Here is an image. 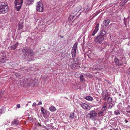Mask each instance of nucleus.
<instances>
[{"mask_svg": "<svg viewBox=\"0 0 130 130\" xmlns=\"http://www.w3.org/2000/svg\"><path fill=\"white\" fill-rule=\"evenodd\" d=\"M22 51L25 53V57L28 58L27 59V60L30 61L33 60L34 54L32 50L28 47H26L23 49Z\"/></svg>", "mask_w": 130, "mask_h": 130, "instance_id": "obj_1", "label": "nucleus"}, {"mask_svg": "<svg viewBox=\"0 0 130 130\" xmlns=\"http://www.w3.org/2000/svg\"><path fill=\"white\" fill-rule=\"evenodd\" d=\"M8 10V6L6 2H1L0 3V14L5 13Z\"/></svg>", "mask_w": 130, "mask_h": 130, "instance_id": "obj_2", "label": "nucleus"}, {"mask_svg": "<svg viewBox=\"0 0 130 130\" xmlns=\"http://www.w3.org/2000/svg\"><path fill=\"white\" fill-rule=\"evenodd\" d=\"M23 0H15L14 1L15 8L17 11H19L21 8Z\"/></svg>", "mask_w": 130, "mask_h": 130, "instance_id": "obj_3", "label": "nucleus"}, {"mask_svg": "<svg viewBox=\"0 0 130 130\" xmlns=\"http://www.w3.org/2000/svg\"><path fill=\"white\" fill-rule=\"evenodd\" d=\"M77 43H75L72 49L71 53L72 55V58L73 59V60H74V59L76 57V50L77 49Z\"/></svg>", "mask_w": 130, "mask_h": 130, "instance_id": "obj_4", "label": "nucleus"}, {"mask_svg": "<svg viewBox=\"0 0 130 130\" xmlns=\"http://www.w3.org/2000/svg\"><path fill=\"white\" fill-rule=\"evenodd\" d=\"M104 39V37L100 35H98L95 38V41L97 44H101Z\"/></svg>", "mask_w": 130, "mask_h": 130, "instance_id": "obj_5", "label": "nucleus"}, {"mask_svg": "<svg viewBox=\"0 0 130 130\" xmlns=\"http://www.w3.org/2000/svg\"><path fill=\"white\" fill-rule=\"evenodd\" d=\"M97 114V113L95 111L91 110L88 114L87 116L90 118H92L95 117Z\"/></svg>", "mask_w": 130, "mask_h": 130, "instance_id": "obj_6", "label": "nucleus"}, {"mask_svg": "<svg viewBox=\"0 0 130 130\" xmlns=\"http://www.w3.org/2000/svg\"><path fill=\"white\" fill-rule=\"evenodd\" d=\"M37 10L38 11L42 12L43 10V6L41 3L40 2H37Z\"/></svg>", "mask_w": 130, "mask_h": 130, "instance_id": "obj_7", "label": "nucleus"}, {"mask_svg": "<svg viewBox=\"0 0 130 130\" xmlns=\"http://www.w3.org/2000/svg\"><path fill=\"white\" fill-rule=\"evenodd\" d=\"M88 57L91 59H93L95 56V52H92L91 51H89L88 53Z\"/></svg>", "mask_w": 130, "mask_h": 130, "instance_id": "obj_8", "label": "nucleus"}, {"mask_svg": "<svg viewBox=\"0 0 130 130\" xmlns=\"http://www.w3.org/2000/svg\"><path fill=\"white\" fill-rule=\"evenodd\" d=\"M81 106L85 110H89L90 108V106L87 104L83 103L81 105Z\"/></svg>", "mask_w": 130, "mask_h": 130, "instance_id": "obj_9", "label": "nucleus"}, {"mask_svg": "<svg viewBox=\"0 0 130 130\" xmlns=\"http://www.w3.org/2000/svg\"><path fill=\"white\" fill-rule=\"evenodd\" d=\"M7 61V58L5 55H3L0 58V62L2 63H5Z\"/></svg>", "mask_w": 130, "mask_h": 130, "instance_id": "obj_10", "label": "nucleus"}, {"mask_svg": "<svg viewBox=\"0 0 130 130\" xmlns=\"http://www.w3.org/2000/svg\"><path fill=\"white\" fill-rule=\"evenodd\" d=\"M95 101L93 103H96L94 105L96 106H98L100 105L101 103V99L100 98L98 97L95 98Z\"/></svg>", "mask_w": 130, "mask_h": 130, "instance_id": "obj_11", "label": "nucleus"}, {"mask_svg": "<svg viewBox=\"0 0 130 130\" xmlns=\"http://www.w3.org/2000/svg\"><path fill=\"white\" fill-rule=\"evenodd\" d=\"M99 23H98L96 24V26H95V29L94 30L92 34V36H94L95 35L97 32L99 30Z\"/></svg>", "mask_w": 130, "mask_h": 130, "instance_id": "obj_12", "label": "nucleus"}, {"mask_svg": "<svg viewBox=\"0 0 130 130\" xmlns=\"http://www.w3.org/2000/svg\"><path fill=\"white\" fill-rule=\"evenodd\" d=\"M79 65V64L77 62H75L74 61L73 62H71V66L72 68H74L75 67Z\"/></svg>", "mask_w": 130, "mask_h": 130, "instance_id": "obj_13", "label": "nucleus"}, {"mask_svg": "<svg viewBox=\"0 0 130 130\" xmlns=\"http://www.w3.org/2000/svg\"><path fill=\"white\" fill-rule=\"evenodd\" d=\"M79 8V9H80V8H81V6H79V7L76 8L72 12V13L74 14L75 15H76L77 13L81 9H80L79 10V9L78 8Z\"/></svg>", "mask_w": 130, "mask_h": 130, "instance_id": "obj_14", "label": "nucleus"}, {"mask_svg": "<svg viewBox=\"0 0 130 130\" xmlns=\"http://www.w3.org/2000/svg\"><path fill=\"white\" fill-rule=\"evenodd\" d=\"M108 103L106 102H104L103 107L102 109V110L103 111H105L107 109V106Z\"/></svg>", "mask_w": 130, "mask_h": 130, "instance_id": "obj_15", "label": "nucleus"}, {"mask_svg": "<svg viewBox=\"0 0 130 130\" xmlns=\"http://www.w3.org/2000/svg\"><path fill=\"white\" fill-rule=\"evenodd\" d=\"M106 31L104 30H102L100 32V33L99 35L104 37V36L106 34Z\"/></svg>", "mask_w": 130, "mask_h": 130, "instance_id": "obj_16", "label": "nucleus"}, {"mask_svg": "<svg viewBox=\"0 0 130 130\" xmlns=\"http://www.w3.org/2000/svg\"><path fill=\"white\" fill-rule=\"evenodd\" d=\"M115 61L116 65L120 66L121 65L122 63L117 58L115 59Z\"/></svg>", "mask_w": 130, "mask_h": 130, "instance_id": "obj_17", "label": "nucleus"}, {"mask_svg": "<svg viewBox=\"0 0 130 130\" xmlns=\"http://www.w3.org/2000/svg\"><path fill=\"white\" fill-rule=\"evenodd\" d=\"M108 95V93L107 92L106 93L105 92V93H103V97L105 101L107 98Z\"/></svg>", "mask_w": 130, "mask_h": 130, "instance_id": "obj_18", "label": "nucleus"}, {"mask_svg": "<svg viewBox=\"0 0 130 130\" xmlns=\"http://www.w3.org/2000/svg\"><path fill=\"white\" fill-rule=\"evenodd\" d=\"M18 42H17L14 45L11 46V49L13 50H14L17 48V47L18 46Z\"/></svg>", "mask_w": 130, "mask_h": 130, "instance_id": "obj_19", "label": "nucleus"}, {"mask_svg": "<svg viewBox=\"0 0 130 130\" xmlns=\"http://www.w3.org/2000/svg\"><path fill=\"white\" fill-rule=\"evenodd\" d=\"M47 125V126H43V127L45 129L48 130H50L52 129V126H51V125H47Z\"/></svg>", "mask_w": 130, "mask_h": 130, "instance_id": "obj_20", "label": "nucleus"}, {"mask_svg": "<svg viewBox=\"0 0 130 130\" xmlns=\"http://www.w3.org/2000/svg\"><path fill=\"white\" fill-rule=\"evenodd\" d=\"M110 22V20L109 19L105 20L103 22V24L105 26L107 25Z\"/></svg>", "mask_w": 130, "mask_h": 130, "instance_id": "obj_21", "label": "nucleus"}, {"mask_svg": "<svg viewBox=\"0 0 130 130\" xmlns=\"http://www.w3.org/2000/svg\"><path fill=\"white\" fill-rule=\"evenodd\" d=\"M19 123V121L18 120H14L12 122V124L13 125H18Z\"/></svg>", "mask_w": 130, "mask_h": 130, "instance_id": "obj_22", "label": "nucleus"}, {"mask_svg": "<svg viewBox=\"0 0 130 130\" xmlns=\"http://www.w3.org/2000/svg\"><path fill=\"white\" fill-rule=\"evenodd\" d=\"M18 27V29L19 30L23 28V26L22 22H20L19 23Z\"/></svg>", "mask_w": 130, "mask_h": 130, "instance_id": "obj_23", "label": "nucleus"}, {"mask_svg": "<svg viewBox=\"0 0 130 130\" xmlns=\"http://www.w3.org/2000/svg\"><path fill=\"white\" fill-rule=\"evenodd\" d=\"M103 111H100L98 112V115L99 117L103 116L104 115V112Z\"/></svg>", "mask_w": 130, "mask_h": 130, "instance_id": "obj_24", "label": "nucleus"}, {"mask_svg": "<svg viewBox=\"0 0 130 130\" xmlns=\"http://www.w3.org/2000/svg\"><path fill=\"white\" fill-rule=\"evenodd\" d=\"M50 110L52 111H54L56 110V109L54 106H52L50 107L49 108Z\"/></svg>", "mask_w": 130, "mask_h": 130, "instance_id": "obj_25", "label": "nucleus"}, {"mask_svg": "<svg viewBox=\"0 0 130 130\" xmlns=\"http://www.w3.org/2000/svg\"><path fill=\"white\" fill-rule=\"evenodd\" d=\"M85 99L89 101H91L93 100V99L92 97L89 96L86 97Z\"/></svg>", "mask_w": 130, "mask_h": 130, "instance_id": "obj_26", "label": "nucleus"}, {"mask_svg": "<svg viewBox=\"0 0 130 130\" xmlns=\"http://www.w3.org/2000/svg\"><path fill=\"white\" fill-rule=\"evenodd\" d=\"M34 0H26V4L28 5H30L31 3L33 2Z\"/></svg>", "mask_w": 130, "mask_h": 130, "instance_id": "obj_27", "label": "nucleus"}, {"mask_svg": "<svg viewBox=\"0 0 130 130\" xmlns=\"http://www.w3.org/2000/svg\"><path fill=\"white\" fill-rule=\"evenodd\" d=\"M80 80L82 82L85 81V78H84L83 75H81L79 76Z\"/></svg>", "mask_w": 130, "mask_h": 130, "instance_id": "obj_28", "label": "nucleus"}, {"mask_svg": "<svg viewBox=\"0 0 130 130\" xmlns=\"http://www.w3.org/2000/svg\"><path fill=\"white\" fill-rule=\"evenodd\" d=\"M31 80L30 79H28L26 81H25V83L27 84H31Z\"/></svg>", "mask_w": 130, "mask_h": 130, "instance_id": "obj_29", "label": "nucleus"}, {"mask_svg": "<svg viewBox=\"0 0 130 130\" xmlns=\"http://www.w3.org/2000/svg\"><path fill=\"white\" fill-rule=\"evenodd\" d=\"M114 113L115 115H118L120 114V113L119 110L118 109H117L114 111Z\"/></svg>", "mask_w": 130, "mask_h": 130, "instance_id": "obj_30", "label": "nucleus"}, {"mask_svg": "<svg viewBox=\"0 0 130 130\" xmlns=\"http://www.w3.org/2000/svg\"><path fill=\"white\" fill-rule=\"evenodd\" d=\"M74 117V113L73 112L71 113L70 115V118L71 119H72Z\"/></svg>", "mask_w": 130, "mask_h": 130, "instance_id": "obj_31", "label": "nucleus"}, {"mask_svg": "<svg viewBox=\"0 0 130 130\" xmlns=\"http://www.w3.org/2000/svg\"><path fill=\"white\" fill-rule=\"evenodd\" d=\"M41 110L42 113L44 114H46V111L44 109L43 107H41Z\"/></svg>", "mask_w": 130, "mask_h": 130, "instance_id": "obj_32", "label": "nucleus"}, {"mask_svg": "<svg viewBox=\"0 0 130 130\" xmlns=\"http://www.w3.org/2000/svg\"><path fill=\"white\" fill-rule=\"evenodd\" d=\"M5 111V110L4 108L0 109V114H2L4 113Z\"/></svg>", "mask_w": 130, "mask_h": 130, "instance_id": "obj_33", "label": "nucleus"}, {"mask_svg": "<svg viewBox=\"0 0 130 130\" xmlns=\"http://www.w3.org/2000/svg\"><path fill=\"white\" fill-rule=\"evenodd\" d=\"M112 101V99L111 97H109L108 99V103H110Z\"/></svg>", "mask_w": 130, "mask_h": 130, "instance_id": "obj_34", "label": "nucleus"}, {"mask_svg": "<svg viewBox=\"0 0 130 130\" xmlns=\"http://www.w3.org/2000/svg\"><path fill=\"white\" fill-rule=\"evenodd\" d=\"M112 106L113 104L112 103H110L109 105L108 108L110 109H111L112 108Z\"/></svg>", "mask_w": 130, "mask_h": 130, "instance_id": "obj_35", "label": "nucleus"}, {"mask_svg": "<svg viewBox=\"0 0 130 130\" xmlns=\"http://www.w3.org/2000/svg\"><path fill=\"white\" fill-rule=\"evenodd\" d=\"M3 25V23L0 21V28L2 27Z\"/></svg>", "mask_w": 130, "mask_h": 130, "instance_id": "obj_36", "label": "nucleus"}, {"mask_svg": "<svg viewBox=\"0 0 130 130\" xmlns=\"http://www.w3.org/2000/svg\"><path fill=\"white\" fill-rule=\"evenodd\" d=\"M37 104L36 103H33V104L32 105V106H35L37 105Z\"/></svg>", "mask_w": 130, "mask_h": 130, "instance_id": "obj_37", "label": "nucleus"}, {"mask_svg": "<svg viewBox=\"0 0 130 130\" xmlns=\"http://www.w3.org/2000/svg\"><path fill=\"white\" fill-rule=\"evenodd\" d=\"M41 104H42V102L41 101H40L37 105H39Z\"/></svg>", "mask_w": 130, "mask_h": 130, "instance_id": "obj_38", "label": "nucleus"}, {"mask_svg": "<svg viewBox=\"0 0 130 130\" xmlns=\"http://www.w3.org/2000/svg\"><path fill=\"white\" fill-rule=\"evenodd\" d=\"M17 107L18 108H20V104H18L17 105Z\"/></svg>", "mask_w": 130, "mask_h": 130, "instance_id": "obj_39", "label": "nucleus"}, {"mask_svg": "<svg viewBox=\"0 0 130 130\" xmlns=\"http://www.w3.org/2000/svg\"><path fill=\"white\" fill-rule=\"evenodd\" d=\"M87 9H86V10H85V9H84V11H84V12H85V13H87Z\"/></svg>", "mask_w": 130, "mask_h": 130, "instance_id": "obj_40", "label": "nucleus"}, {"mask_svg": "<svg viewBox=\"0 0 130 130\" xmlns=\"http://www.w3.org/2000/svg\"><path fill=\"white\" fill-rule=\"evenodd\" d=\"M4 93V91H2L1 92H0V95H1V94H3Z\"/></svg>", "mask_w": 130, "mask_h": 130, "instance_id": "obj_41", "label": "nucleus"}, {"mask_svg": "<svg viewBox=\"0 0 130 130\" xmlns=\"http://www.w3.org/2000/svg\"><path fill=\"white\" fill-rule=\"evenodd\" d=\"M127 0H125L124 2V3L125 4V3H126L127 2Z\"/></svg>", "mask_w": 130, "mask_h": 130, "instance_id": "obj_42", "label": "nucleus"}, {"mask_svg": "<svg viewBox=\"0 0 130 130\" xmlns=\"http://www.w3.org/2000/svg\"><path fill=\"white\" fill-rule=\"evenodd\" d=\"M108 112L110 114H111L112 113V112L111 111H108Z\"/></svg>", "mask_w": 130, "mask_h": 130, "instance_id": "obj_43", "label": "nucleus"}, {"mask_svg": "<svg viewBox=\"0 0 130 130\" xmlns=\"http://www.w3.org/2000/svg\"><path fill=\"white\" fill-rule=\"evenodd\" d=\"M117 128H116V129H110L109 130H117Z\"/></svg>", "mask_w": 130, "mask_h": 130, "instance_id": "obj_44", "label": "nucleus"}, {"mask_svg": "<svg viewBox=\"0 0 130 130\" xmlns=\"http://www.w3.org/2000/svg\"><path fill=\"white\" fill-rule=\"evenodd\" d=\"M127 112L128 113H130V110L127 111Z\"/></svg>", "mask_w": 130, "mask_h": 130, "instance_id": "obj_45", "label": "nucleus"}, {"mask_svg": "<svg viewBox=\"0 0 130 130\" xmlns=\"http://www.w3.org/2000/svg\"><path fill=\"white\" fill-rule=\"evenodd\" d=\"M125 122L126 123H127L128 122V121H127V120H126V119L125 120Z\"/></svg>", "mask_w": 130, "mask_h": 130, "instance_id": "obj_46", "label": "nucleus"}, {"mask_svg": "<svg viewBox=\"0 0 130 130\" xmlns=\"http://www.w3.org/2000/svg\"><path fill=\"white\" fill-rule=\"evenodd\" d=\"M61 38H62L63 37H61Z\"/></svg>", "mask_w": 130, "mask_h": 130, "instance_id": "obj_47", "label": "nucleus"}]
</instances>
